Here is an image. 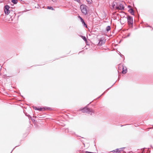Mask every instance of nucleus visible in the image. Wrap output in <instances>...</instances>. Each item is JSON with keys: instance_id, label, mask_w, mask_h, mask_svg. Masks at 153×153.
<instances>
[{"instance_id": "nucleus-1", "label": "nucleus", "mask_w": 153, "mask_h": 153, "mask_svg": "<svg viewBox=\"0 0 153 153\" xmlns=\"http://www.w3.org/2000/svg\"><path fill=\"white\" fill-rule=\"evenodd\" d=\"M115 2H114L115 3ZM113 7L114 8L116 9L117 10H123L124 9V6L123 3L122 2H119L116 3V4H114Z\"/></svg>"}, {"instance_id": "nucleus-2", "label": "nucleus", "mask_w": 153, "mask_h": 153, "mask_svg": "<svg viewBox=\"0 0 153 153\" xmlns=\"http://www.w3.org/2000/svg\"><path fill=\"white\" fill-rule=\"evenodd\" d=\"M82 13L84 15L87 14L88 11V7L85 5H81L80 7Z\"/></svg>"}, {"instance_id": "nucleus-3", "label": "nucleus", "mask_w": 153, "mask_h": 153, "mask_svg": "<svg viewBox=\"0 0 153 153\" xmlns=\"http://www.w3.org/2000/svg\"><path fill=\"white\" fill-rule=\"evenodd\" d=\"M81 110L83 113H88L91 115H92V114L94 113L92 109L88 108L86 107H85L83 109Z\"/></svg>"}, {"instance_id": "nucleus-4", "label": "nucleus", "mask_w": 153, "mask_h": 153, "mask_svg": "<svg viewBox=\"0 0 153 153\" xmlns=\"http://www.w3.org/2000/svg\"><path fill=\"white\" fill-rule=\"evenodd\" d=\"M125 148H121L119 149H117L115 150H114L113 152L114 153H116L117 152H120L122 151H123V149H124Z\"/></svg>"}, {"instance_id": "nucleus-5", "label": "nucleus", "mask_w": 153, "mask_h": 153, "mask_svg": "<svg viewBox=\"0 0 153 153\" xmlns=\"http://www.w3.org/2000/svg\"><path fill=\"white\" fill-rule=\"evenodd\" d=\"M128 22L129 24H132L133 23V19L132 17L129 16L128 17Z\"/></svg>"}, {"instance_id": "nucleus-6", "label": "nucleus", "mask_w": 153, "mask_h": 153, "mask_svg": "<svg viewBox=\"0 0 153 153\" xmlns=\"http://www.w3.org/2000/svg\"><path fill=\"white\" fill-rule=\"evenodd\" d=\"M122 73L123 74H126L127 72V68L126 67H123Z\"/></svg>"}, {"instance_id": "nucleus-7", "label": "nucleus", "mask_w": 153, "mask_h": 153, "mask_svg": "<svg viewBox=\"0 0 153 153\" xmlns=\"http://www.w3.org/2000/svg\"><path fill=\"white\" fill-rule=\"evenodd\" d=\"M105 42L104 41L102 40H100L99 41L98 45L100 46L102 45V44H104V43Z\"/></svg>"}, {"instance_id": "nucleus-8", "label": "nucleus", "mask_w": 153, "mask_h": 153, "mask_svg": "<svg viewBox=\"0 0 153 153\" xmlns=\"http://www.w3.org/2000/svg\"><path fill=\"white\" fill-rule=\"evenodd\" d=\"M4 13L5 14H8L10 13L9 10L8 9L4 10Z\"/></svg>"}, {"instance_id": "nucleus-9", "label": "nucleus", "mask_w": 153, "mask_h": 153, "mask_svg": "<svg viewBox=\"0 0 153 153\" xmlns=\"http://www.w3.org/2000/svg\"><path fill=\"white\" fill-rule=\"evenodd\" d=\"M111 29V27L109 26H108L106 27V30L107 31H108Z\"/></svg>"}, {"instance_id": "nucleus-10", "label": "nucleus", "mask_w": 153, "mask_h": 153, "mask_svg": "<svg viewBox=\"0 0 153 153\" xmlns=\"http://www.w3.org/2000/svg\"><path fill=\"white\" fill-rule=\"evenodd\" d=\"M11 1L14 4H16L17 2V0H11Z\"/></svg>"}, {"instance_id": "nucleus-11", "label": "nucleus", "mask_w": 153, "mask_h": 153, "mask_svg": "<svg viewBox=\"0 0 153 153\" xmlns=\"http://www.w3.org/2000/svg\"><path fill=\"white\" fill-rule=\"evenodd\" d=\"M80 36L82 37V38L85 41V42L86 41V39L85 36Z\"/></svg>"}, {"instance_id": "nucleus-12", "label": "nucleus", "mask_w": 153, "mask_h": 153, "mask_svg": "<svg viewBox=\"0 0 153 153\" xmlns=\"http://www.w3.org/2000/svg\"><path fill=\"white\" fill-rule=\"evenodd\" d=\"M129 12H130V13H131V14L132 15H134V13L133 10L132 9H131L129 10Z\"/></svg>"}, {"instance_id": "nucleus-13", "label": "nucleus", "mask_w": 153, "mask_h": 153, "mask_svg": "<svg viewBox=\"0 0 153 153\" xmlns=\"http://www.w3.org/2000/svg\"><path fill=\"white\" fill-rule=\"evenodd\" d=\"M81 22H82V24L84 26H85L86 27H87V25H86V24H85V22H84V20H83L82 21H81Z\"/></svg>"}, {"instance_id": "nucleus-14", "label": "nucleus", "mask_w": 153, "mask_h": 153, "mask_svg": "<svg viewBox=\"0 0 153 153\" xmlns=\"http://www.w3.org/2000/svg\"><path fill=\"white\" fill-rule=\"evenodd\" d=\"M81 22H82V24L84 26H85L86 27H87V25H86V24H85V22H84V20H83L82 21H81Z\"/></svg>"}, {"instance_id": "nucleus-15", "label": "nucleus", "mask_w": 153, "mask_h": 153, "mask_svg": "<svg viewBox=\"0 0 153 153\" xmlns=\"http://www.w3.org/2000/svg\"><path fill=\"white\" fill-rule=\"evenodd\" d=\"M47 8L48 9H51V10H53V7H49V6H48L47 7Z\"/></svg>"}, {"instance_id": "nucleus-16", "label": "nucleus", "mask_w": 153, "mask_h": 153, "mask_svg": "<svg viewBox=\"0 0 153 153\" xmlns=\"http://www.w3.org/2000/svg\"><path fill=\"white\" fill-rule=\"evenodd\" d=\"M5 10H8L9 8V7L7 5L5 6Z\"/></svg>"}, {"instance_id": "nucleus-17", "label": "nucleus", "mask_w": 153, "mask_h": 153, "mask_svg": "<svg viewBox=\"0 0 153 153\" xmlns=\"http://www.w3.org/2000/svg\"><path fill=\"white\" fill-rule=\"evenodd\" d=\"M86 1L88 2V4H91V0H86Z\"/></svg>"}, {"instance_id": "nucleus-18", "label": "nucleus", "mask_w": 153, "mask_h": 153, "mask_svg": "<svg viewBox=\"0 0 153 153\" xmlns=\"http://www.w3.org/2000/svg\"><path fill=\"white\" fill-rule=\"evenodd\" d=\"M38 109H39L38 110H39V111H42L43 109V108H38Z\"/></svg>"}, {"instance_id": "nucleus-19", "label": "nucleus", "mask_w": 153, "mask_h": 153, "mask_svg": "<svg viewBox=\"0 0 153 153\" xmlns=\"http://www.w3.org/2000/svg\"><path fill=\"white\" fill-rule=\"evenodd\" d=\"M78 17L80 19L81 21H82L83 20L82 19L80 16H79Z\"/></svg>"}, {"instance_id": "nucleus-20", "label": "nucleus", "mask_w": 153, "mask_h": 153, "mask_svg": "<svg viewBox=\"0 0 153 153\" xmlns=\"http://www.w3.org/2000/svg\"><path fill=\"white\" fill-rule=\"evenodd\" d=\"M33 108L34 109L36 110H38L39 109L38 108H37L36 107H34Z\"/></svg>"}, {"instance_id": "nucleus-21", "label": "nucleus", "mask_w": 153, "mask_h": 153, "mask_svg": "<svg viewBox=\"0 0 153 153\" xmlns=\"http://www.w3.org/2000/svg\"><path fill=\"white\" fill-rule=\"evenodd\" d=\"M85 153H96L90 152H85Z\"/></svg>"}, {"instance_id": "nucleus-22", "label": "nucleus", "mask_w": 153, "mask_h": 153, "mask_svg": "<svg viewBox=\"0 0 153 153\" xmlns=\"http://www.w3.org/2000/svg\"><path fill=\"white\" fill-rule=\"evenodd\" d=\"M74 0L75 1H76L78 3H79L80 1V0Z\"/></svg>"}, {"instance_id": "nucleus-23", "label": "nucleus", "mask_w": 153, "mask_h": 153, "mask_svg": "<svg viewBox=\"0 0 153 153\" xmlns=\"http://www.w3.org/2000/svg\"><path fill=\"white\" fill-rule=\"evenodd\" d=\"M54 2L56 0H52Z\"/></svg>"}]
</instances>
